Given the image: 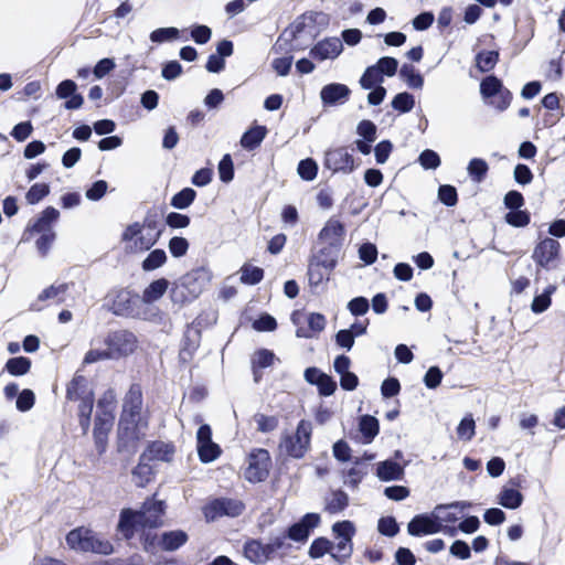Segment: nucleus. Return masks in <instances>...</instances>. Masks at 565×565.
I'll use <instances>...</instances> for the list:
<instances>
[{
  "instance_id": "f257e3e1",
  "label": "nucleus",
  "mask_w": 565,
  "mask_h": 565,
  "mask_svg": "<svg viewBox=\"0 0 565 565\" xmlns=\"http://www.w3.org/2000/svg\"><path fill=\"white\" fill-rule=\"evenodd\" d=\"M142 391L139 384H131L124 398L120 416V429L130 439H138L139 431L147 427V420L141 416Z\"/></svg>"
},
{
  "instance_id": "f03ea898",
  "label": "nucleus",
  "mask_w": 565,
  "mask_h": 565,
  "mask_svg": "<svg viewBox=\"0 0 565 565\" xmlns=\"http://www.w3.org/2000/svg\"><path fill=\"white\" fill-rule=\"evenodd\" d=\"M67 545L76 551L92 552L103 555L113 553V545L109 541L102 539L95 532L78 527L74 529L66 535Z\"/></svg>"
},
{
  "instance_id": "7ed1b4c3",
  "label": "nucleus",
  "mask_w": 565,
  "mask_h": 565,
  "mask_svg": "<svg viewBox=\"0 0 565 565\" xmlns=\"http://www.w3.org/2000/svg\"><path fill=\"white\" fill-rule=\"evenodd\" d=\"M312 425L309 420H300L292 435H284L280 441L282 449L289 457L300 459L310 449Z\"/></svg>"
},
{
  "instance_id": "20e7f679",
  "label": "nucleus",
  "mask_w": 565,
  "mask_h": 565,
  "mask_svg": "<svg viewBox=\"0 0 565 565\" xmlns=\"http://www.w3.org/2000/svg\"><path fill=\"white\" fill-rule=\"evenodd\" d=\"M332 531L339 542L335 545L337 553L332 554V556L339 563H345L352 555L353 544L352 537L355 534V526L351 521H340L335 522L332 525Z\"/></svg>"
},
{
  "instance_id": "39448f33",
  "label": "nucleus",
  "mask_w": 565,
  "mask_h": 565,
  "mask_svg": "<svg viewBox=\"0 0 565 565\" xmlns=\"http://www.w3.org/2000/svg\"><path fill=\"white\" fill-rule=\"evenodd\" d=\"M245 478L249 482H260L268 477L270 456L266 449H255L247 459Z\"/></svg>"
},
{
  "instance_id": "423d86ee",
  "label": "nucleus",
  "mask_w": 565,
  "mask_h": 565,
  "mask_svg": "<svg viewBox=\"0 0 565 565\" xmlns=\"http://www.w3.org/2000/svg\"><path fill=\"white\" fill-rule=\"evenodd\" d=\"M136 343L137 339L135 334L127 330L110 332L105 339V344L108 347L114 359L132 353Z\"/></svg>"
},
{
  "instance_id": "0eeeda50",
  "label": "nucleus",
  "mask_w": 565,
  "mask_h": 565,
  "mask_svg": "<svg viewBox=\"0 0 565 565\" xmlns=\"http://www.w3.org/2000/svg\"><path fill=\"white\" fill-rule=\"evenodd\" d=\"M198 455L202 462H211L218 458L221 448L212 440V429L210 425L203 424L196 433Z\"/></svg>"
},
{
  "instance_id": "6e6552de",
  "label": "nucleus",
  "mask_w": 565,
  "mask_h": 565,
  "mask_svg": "<svg viewBox=\"0 0 565 565\" xmlns=\"http://www.w3.org/2000/svg\"><path fill=\"white\" fill-rule=\"evenodd\" d=\"M324 168L333 173H351L354 170V159L347 147L330 149L324 154Z\"/></svg>"
},
{
  "instance_id": "1a4fd4ad",
  "label": "nucleus",
  "mask_w": 565,
  "mask_h": 565,
  "mask_svg": "<svg viewBox=\"0 0 565 565\" xmlns=\"http://www.w3.org/2000/svg\"><path fill=\"white\" fill-rule=\"evenodd\" d=\"M244 510V504L234 499L220 498L213 500L209 505L204 509L205 518L210 521H214L215 519L227 515V516H238L242 514Z\"/></svg>"
},
{
  "instance_id": "9d476101",
  "label": "nucleus",
  "mask_w": 565,
  "mask_h": 565,
  "mask_svg": "<svg viewBox=\"0 0 565 565\" xmlns=\"http://www.w3.org/2000/svg\"><path fill=\"white\" fill-rule=\"evenodd\" d=\"M441 523L431 514L423 513L415 515L407 524V532L412 536H423L439 533Z\"/></svg>"
},
{
  "instance_id": "9b49d317",
  "label": "nucleus",
  "mask_w": 565,
  "mask_h": 565,
  "mask_svg": "<svg viewBox=\"0 0 565 565\" xmlns=\"http://www.w3.org/2000/svg\"><path fill=\"white\" fill-rule=\"evenodd\" d=\"M320 523L318 513H307L298 522L290 525L286 536L295 542H305L309 537L311 530Z\"/></svg>"
},
{
  "instance_id": "f8f14e48",
  "label": "nucleus",
  "mask_w": 565,
  "mask_h": 565,
  "mask_svg": "<svg viewBox=\"0 0 565 565\" xmlns=\"http://www.w3.org/2000/svg\"><path fill=\"white\" fill-rule=\"evenodd\" d=\"M166 504L161 500H147L139 510L141 527H157L161 524V516L164 513Z\"/></svg>"
},
{
  "instance_id": "ddd939ff",
  "label": "nucleus",
  "mask_w": 565,
  "mask_h": 565,
  "mask_svg": "<svg viewBox=\"0 0 565 565\" xmlns=\"http://www.w3.org/2000/svg\"><path fill=\"white\" fill-rule=\"evenodd\" d=\"M342 51L343 44L339 38H327L311 47L309 55L313 60L322 62L324 60L337 58Z\"/></svg>"
},
{
  "instance_id": "4468645a",
  "label": "nucleus",
  "mask_w": 565,
  "mask_h": 565,
  "mask_svg": "<svg viewBox=\"0 0 565 565\" xmlns=\"http://www.w3.org/2000/svg\"><path fill=\"white\" fill-rule=\"evenodd\" d=\"M351 90L345 84L330 83L320 90V98L323 107H331L344 104L350 97Z\"/></svg>"
},
{
  "instance_id": "2eb2a0df",
  "label": "nucleus",
  "mask_w": 565,
  "mask_h": 565,
  "mask_svg": "<svg viewBox=\"0 0 565 565\" xmlns=\"http://www.w3.org/2000/svg\"><path fill=\"white\" fill-rule=\"evenodd\" d=\"M559 247L557 241L547 237L535 246L532 258L539 266L550 268V264L558 256Z\"/></svg>"
},
{
  "instance_id": "dca6fc26",
  "label": "nucleus",
  "mask_w": 565,
  "mask_h": 565,
  "mask_svg": "<svg viewBox=\"0 0 565 565\" xmlns=\"http://www.w3.org/2000/svg\"><path fill=\"white\" fill-rule=\"evenodd\" d=\"M180 279L182 280V284L186 286L189 290H191L192 296L198 298L206 284L210 282L211 273L205 267H199L186 273L180 277Z\"/></svg>"
},
{
  "instance_id": "f3484780",
  "label": "nucleus",
  "mask_w": 565,
  "mask_h": 565,
  "mask_svg": "<svg viewBox=\"0 0 565 565\" xmlns=\"http://www.w3.org/2000/svg\"><path fill=\"white\" fill-rule=\"evenodd\" d=\"M113 416L108 413L97 415L93 430L95 446L99 455L106 451L108 434L113 427Z\"/></svg>"
},
{
  "instance_id": "a211bd4d",
  "label": "nucleus",
  "mask_w": 565,
  "mask_h": 565,
  "mask_svg": "<svg viewBox=\"0 0 565 565\" xmlns=\"http://www.w3.org/2000/svg\"><path fill=\"white\" fill-rule=\"evenodd\" d=\"M174 454V447L171 444L158 440L148 446L141 455V459L170 461Z\"/></svg>"
},
{
  "instance_id": "6ab92c4d",
  "label": "nucleus",
  "mask_w": 565,
  "mask_h": 565,
  "mask_svg": "<svg viewBox=\"0 0 565 565\" xmlns=\"http://www.w3.org/2000/svg\"><path fill=\"white\" fill-rule=\"evenodd\" d=\"M340 249V244L330 243L322 247L312 258L317 259V262L323 266L324 270L331 271L337 266Z\"/></svg>"
},
{
  "instance_id": "aec40b11",
  "label": "nucleus",
  "mask_w": 565,
  "mask_h": 565,
  "mask_svg": "<svg viewBox=\"0 0 565 565\" xmlns=\"http://www.w3.org/2000/svg\"><path fill=\"white\" fill-rule=\"evenodd\" d=\"M243 551L244 556L254 564H263L270 557L266 544H263L259 540L245 542Z\"/></svg>"
},
{
  "instance_id": "412c9836",
  "label": "nucleus",
  "mask_w": 565,
  "mask_h": 565,
  "mask_svg": "<svg viewBox=\"0 0 565 565\" xmlns=\"http://www.w3.org/2000/svg\"><path fill=\"white\" fill-rule=\"evenodd\" d=\"M376 476L382 481L402 480L404 467L393 460H384L377 463Z\"/></svg>"
},
{
  "instance_id": "4be33fe9",
  "label": "nucleus",
  "mask_w": 565,
  "mask_h": 565,
  "mask_svg": "<svg viewBox=\"0 0 565 565\" xmlns=\"http://www.w3.org/2000/svg\"><path fill=\"white\" fill-rule=\"evenodd\" d=\"M188 534L182 530L163 532L160 536L159 545L163 551L172 552L188 542Z\"/></svg>"
},
{
  "instance_id": "5701e85b",
  "label": "nucleus",
  "mask_w": 565,
  "mask_h": 565,
  "mask_svg": "<svg viewBox=\"0 0 565 565\" xmlns=\"http://www.w3.org/2000/svg\"><path fill=\"white\" fill-rule=\"evenodd\" d=\"M138 525L140 526L139 511L131 509L121 510L117 527L126 539L134 536L135 527Z\"/></svg>"
},
{
  "instance_id": "b1692460",
  "label": "nucleus",
  "mask_w": 565,
  "mask_h": 565,
  "mask_svg": "<svg viewBox=\"0 0 565 565\" xmlns=\"http://www.w3.org/2000/svg\"><path fill=\"white\" fill-rule=\"evenodd\" d=\"M89 395H93V393L87 390L86 377L75 374L72 381L67 384L66 398L68 401H81Z\"/></svg>"
},
{
  "instance_id": "393cba45",
  "label": "nucleus",
  "mask_w": 565,
  "mask_h": 565,
  "mask_svg": "<svg viewBox=\"0 0 565 565\" xmlns=\"http://www.w3.org/2000/svg\"><path fill=\"white\" fill-rule=\"evenodd\" d=\"M344 227L339 221H328L319 233V239L327 245L337 243L341 245Z\"/></svg>"
},
{
  "instance_id": "a878e982",
  "label": "nucleus",
  "mask_w": 565,
  "mask_h": 565,
  "mask_svg": "<svg viewBox=\"0 0 565 565\" xmlns=\"http://www.w3.org/2000/svg\"><path fill=\"white\" fill-rule=\"evenodd\" d=\"M169 280L166 278H160L153 280L142 292V301L145 303H153L159 300L169 288Z\"/></svg>"
},
{
  "instance_id": "bb28decb",
  "label": "nucleus",
  "mask_w": 565,
  "mask_h": 565,
  "mask_svg": "<svg viewBox=\"0 0 565 565\" xmlns=\"http://www.w3.org/2000/svg\"><path fill=\"white\" fill-rule=\"evenodd\" d=\"M359 430L362 434L363 444L372 443L380 430L377 418L371 415L361 416L359 420Z\"/></svg>"
},
{
  "instance_id": "cd10ccee",
  "label": "nucleus",
  "mask_w": 565,
  "mask_h": 565,
  "mask_svg": "<svg viewBox=\"0 0 565 565\" xmlns=\"http://www.w3.org/2000/svg\"><path fill=\"white\" fill-rule=\"evenodd\" d=\"M267 129L265 126H255L245 131L241 138V145L244 149L254 150L266 137Z\"/></svg>"
},
{
  "instance_id": "c85d7f7f",
  "label": "nucleus",
  "mask_w": 565,
  "mask_h": 565,
  "mask_svg": "<svg viewBox=\"0 0 565 565\" xmlns=\"http://www.w3.org/2000/svg\"><path fill=\"white\" fill-rule=\"evenodd\" d=\"M170 299L172 305L177 307V309H179L184 303L195 299V297L192 296L191 290H189L186 286L182 284V280L179 278L172 284L170 288Z\"/></svg>"
},
{
  "instance_id": "c756f323",
  "label": "nucleus",
  "mask_w": 565,
  "mask_h": 565,
  "mask_svg": "<svg viewBox=\"0 0 565 565\" xmlns=\"http://www.w3.org/2000/svg\"><path fill=\"white\" fill-rule=\"evenodd\" d=\"M324 510L328 513H340L349 505V495L343 490H334L324 499Z\"/></svg>"
},
{
  "instance_id": "7c9ffc66",
  "label": "nucleus",
  "mask_w": 565,
  "mask_h": 565,
  "mask_svg": "<svg viewBox=\"0 0 565 565\" xmlns=\"http://www.w3.org/2000/svg\"><path fill=\"white\" fill-rule=\"evenodd\" d=\"M58 216L60 212L55 207L49 206L41 213L40 217L32 225H29L28 231H53L51 223L56 221Z\"/></svg>"
},
{
  "instance_id": "2f4dec72",
  "label": "nucleus",
  "mask_w": 565,
  "mask_h": 565,
  "mask_svg": "<svg viewBox=\"0 0 565 565\" xmlns=\"http://www.w3.org/2000/svg\"><path fill=\"white\" fill-rule=\"evenodd\" d=\"M523 502V495L519 490L503 487L498 497V503L507 509H518Z\"/></svg>"
},
{
  "instance_id": "473e14b6",
  "label": "nucleus",
  "mask_w": 565,
  "mask_h": 565,
  "mask_svg": "<svg viewBox=\"0 0 565 565\" xmlns=\"http://www.w3.org/2000/svg\"><path fill=\"white\" fill-rule=\"evenodd\" d=\"M31 360L25 356L11 358L7 361L4 370L13 376H22L29 373Z\"/></svg>"
},
{
  "instance_id": "72a5a7b5",
  "label": "nucleus",
  "mask_w": 565,
  "mask_h": 565,
  "mask_svg": "<svg viewBox=\"0 0 565 565\" xmlns=\"http://www.w3.org/2000/svg\"><path fill=\"white\" fill-rule=\"evenodd\" d=\"M399 76L406 82L409 88L420 89L424 85L423 76L415 70L412 64H403L399 70Z\"/></svg>"
},
{
  "instance_id": "f704fd0d",
  "label": "nucleus",
  "mask_w": 565,
  "mask_h": 565,
  "mask_svg": "<svg viewBox=\"0 0 565 565\" xmlns=\"http://www.w3.org/2000/svg\"><path fill=\"white\" fill-rule=\"evenodd\" d=\"M329 273L324 270L317 259L310 258L307 275L311 287H318L324 279H329Z\"/></svg>"
},
{
  "instance_id": "c9c22d12",
  "label": "nucleus",
  "mask_w": 565,
  "mask_h": 565,
  "mask_svg": "<svg viewBox=\"0 0 565 565\" xmlns=\"http://www.w3.org/2000/svg\"><path fill=\"white\" fill-rule=\"evenodd\" d=\"M195 198L196 192L192 188H184L171 198L170 205L178 210H184L194 202Z\"/></svg>"
},
{
  "instance_id": "e433bc0d",
  "label": "nucleus",
  "mask_w": 565,
  "mask_h": 565,
  "mask_svg": "<svg viewBox=\"0 0 565 565\" xmlns=\"http://www.w3.org/2000/svg\"><path fill=\"white\" fill-rule=\"evenodd\" d=\"M264 278V270L250 264H244L241 268V281L245 285H257Z\"/></svg>"
},
{
  "instance_id": "4c0bfd02",
  "label": "nucleus",
  "mask_w": 565,
  "mask_h": 565,
  "mask_svg": "<svg viewBox=\"0 0 565 565\" xmlns=\"http://www.w3.org/2000/svg\"><path fill=\"white\" fill-rule=\"evenodd\" d=\"M503 88L502 82L494 75L484 77L480 83V93L483 98L495 97Z\"/></svg>"
},
{
  "instance_id": "58836bf2",
  "label": "nucleus",
  "mask_w": 565,
  "mask_h": 565,
  "mask_svg": "<svg viewBox=\"0 0 565 565\" xmlns=\"http://www.w3.org/2000/svg\"><path fill=\"white\" fill-rule=\"evenodd\" d=\"M489 166L486 160L481 158H473L469 161L467 171L475 182H482L488 173Z\"/></svg>"
},
{
  "instance_id": "ea45409f",
  "label": "nucleus",
  "mask_w": 565,
  "mask_h": 565,
  "mask_svg": "<svg viewBox=\"0 0 565 565\" xmlns=\"http://www.w3.org/2000/svg\"><path fill=\"white\" fill-rule=\"evenodd\" d=\"M555 290L556 286L550 285L541 295H536L531 305L532 311L535 313H542L547 310L551 306V297Z\"/></svg>"
},
{
  "instance_id": "a19ab883",
  "label": "nucleus",
  "mask_w": 565,
  "mask_h": 565,
  "mask_svg": "<svg viewBox=\"0 0 565 565\" xmlns=\"http://www.w3.org/2000/svg\"><path fill=\"white\" fill-rule=\"evenodd\" d=\"M499 60L497 51H481L476 56V64L480 72L487 73L491 71Z\"/></svg>"
},
{
  "instance_id": "79ce46f5",
  "label": "nucleus",
  "mask_w": 565,
  "mask_h": 565,
  "mask_svg": "<svg viewBox=\"0 0 565 565\" xmlns=\"http://www.w3.org/2000/svg\"><path fill=\"white\" fill-rule=\"evenodd\" d=\"M167 260V254L163 249L151 250L142 262V269L146 271L154 270L161 267Z\"/></svg>"
},
{
  "instance_id": "37998d69",
  "label": "nucleus",
  "mask_w": 565,
  "mask_h": 565,
  "mask_svg": "<svg viewBox=\"0 0 565 565\" xmlns=\"http://www.w3.org/2000/svg\"><path fill=\"white\" fill-rule=\"evenodd\" d=\"M392 107L402 113H408L414 108L415 105V98L411 93L403 92L395 95L391 103Z\"/></svg>"
},
{
  "instance_id": "c03bdc74",
  "label": "nucleus",
  "mask_w": 565,
  "mask_h": 565,
  "mask_svg": "<svg viewBox=\"0 0 565 565\" xmlns=\"http://www.w3.org/2000/svg\"><path fill=\"white\" fill-rule=\"evenodd\" d=\"M383 79L384 78L381 76L379 70L372 65L366 67L364 71L360 78V85L364 89H372L373 87L380 85Z\"/></svg>"
},
{
  "instance_id": "a18cd8bd",
  "label": "nucleus",
  "mask_w": 565,
  "mask_h": 565,
  "mask_svg": "<svg viewBox=\"0 0 565 565\" xmlns=\"http://www.w3.org/2000/svg\"><path fill=\"white\" fill-rule=\"evenodd\" d=\"M143 460L140 458V462L132 470V479L137 487H145L150 481L152 475V468L143 462Z\"/></svg>"
},
{
  "instance_id": "49530a36",
  "label": "nucleus",
  "mask_w": 565,
  "mask_h": 565,
  "mask_svg": "<svg viewBox=\"0 0 565 565\" xmlns=\"http://www.w3.org/2000/svg\"><path fill=\"white\" fill-rule=\"evenodd\" d=\"M68 290L67 284H60L57 286L52 285L45 288L38 297L40 301H45L49 299H56L57 303H62L64 301L63 295Z\"/></svg>"
},
{
  "instance_id": "de8ad7c7",
  "label": "nucleus",
  "mask_w": 565,
  "mask_h": 565,
  "mask_svg": "<svg viewBox=\"0 0 565 565\" xmlns=\"http://www.w3.org/2000/svg\"><path fill=\"white\" fill-rule=\"evenodd\" d=\"M297 172L302 180L312 181L317 177L318 164L311 158L302 159L298 163Z\"/></svg>"
},
{
  "instance_id": "09e8293b",
  "label": "nucleus",
  "mask_w": 565,
  "mask_h": 565,
  "mask_svg": "<svg viewBox=\"0 0 565 565\" xmlns=\"http://www.w3.org/2000/svg\"><path fill=\"white\" fill-rule=\"evenodd\" d=\"M504 220L511 226L524 227L530 223L531 216L527 211L519 209L508 212Z\"/></svg>"
},
{
  "instance_id": "8fccbe9b",
  "label": "nucleus",
  "mask_w": 565,
  "mask_h": 565,
  "mask_svg": "<svg viewBox=\"0 0 565 565\" xmlns=\"http://www.w3.org/2000/svg\"><path fill=\"white\" fill-rule=\"evenodd\" d=\"M333 543L327 537H318L316 539L309 548V555L312 558H319L323 556L326 553H329L333 548Z\"/></svg>"
},
{
  "instance_id": "3c124183",
  "label": "nucleus",
  "mask_w": 565,
  "mask_h": 565,
  "mask_svg": "<svg viewBox=\"0 0 565 565\" xmlns=\"http://www.w3.org/2000/svg\"><path fill=\"white\" fill-rule=\"evenodd\" d=\"M50 193V186L46 183L33 184L25 194L29 204H36Z\"/></svg>"
},
{
  "instance_id": "603ef678",
  "label": "nucleus",
  "mask_w": 565,
  "mask_h": 565,
  "mask_svg": "<svg viewBox=\"0 0 565 565\" xmlns=\"http://www.w3.org/2000/svg\"><path fill=\"white\" fill-rule=\"evenodd\" d=\"M373 66L379 70L382 77L384 75L391 77L397 72L398 61L391 56H383Z\"/></svg>"
},
{
  "instance_id": "864d4df0",
  "label": "nucleus",
  "mask_w": 565,
  "mask_h": 565,
  "mask_svg": "<svg viewBox=\"0 0 565 565\" xmlns=\"http://www.w3.org/2000/svg\"><path fill=\"white\" fill-rule=\"evenodd\" d=\"M418 162L424 169L435 170L440 166L441 160L436 151L431 149H425L424 151L420 152L418 157Z\"/></svg>"
},
{
  "instance_id": "5fc2aeb1",
  "label": "nucleus",
  "mask_w": 565,
  "mask_h": 565,
  "mask_svg": "<svg viewBox=\"0 0 565 565\" xmlns=\"http://www.w3.org/2000/svg\"><path fill=\"white\" fill-rule=\"evenodd\" d=\"M180 31L177 28H159L150 33V40L154 43L175 40L179 38Z\"/></svg>"
},
{
  "instance_id": "6e6d98bb",
  "label": "nucleus",
  "mask_w": 565,
  "mask_h": 565,
  "mask_svg": "<svg viewBox=\"0 0 565 565\" xmlns=\"http://www.w3.org/2000/svg\"><path fill=\"white\" fill-rule=\"evenodd\" d=\"M218 174L220 179L228 183L234 178V164L231 154L226 153L218 162Z\"/></svg>"
},
{
  "instance_id": "4d7b16f0",
  "label": "nucleus",
  "mask_w": 565,
  "mask_h": 565,
  "mask_svg": "<svg viewBox=\"0 0 565 565\" xmlns=\"http://www.w3.org/2000/svg\"><path fill=\"white\" fill-rule=\"evenodd\" d=\"M475 420L471 415L463 417L457 427L458 438L462 440H471L475 436Z\"/></svg>"
},
{
  "instance_id": "13d9d810",
  "label": "nucleus",
  "mask_w": 565,
  "mask_h": 565,
  "mask_svg": "<svg viewBox=\"0 0 565 565\" xmlns=\"http://www.w3.org/2000/svg\"><path fill=\"white\" fill-rule=\"evenodd\" d=\"M162 231L149 232L142 231L140 236L135 241V245L140 249H150L160 238Z\"/></svg>"
},
{
  "instance_id": "bf43d9fd",
  "label": "nucleus",
  "mask_w": 565,
  "mask_h": 565,
  "mask_svg": "<svg viewBox=\"0 0 565 565\" xmlns=\"http://www.w3.org/2000/svg\"><path fill=\"white\" fill-rule=\"evenodd\" d=\"M377 530L381 534L393 537L398 533L399 526L393 516H383L379 520Z\"/></svg>"
},
{
  "instance_id": "052dcab7",
  "label": "nucleus",
  "mask_w": 565,
  "mask_h": 565,
  "mask_svg": "<svg viewBox=\"0 0 565 565\" xmlns=\"http://www.w3.org/2000/svg\"><path fill=\"white\" fill-rule=\"evenodd\" d=\"M275 354L273 351L267 349H260L255 352L253 358V367L265 369L274 363Z\"/></svg>"
},
{
  "instance_id": "680f3d73",
  "label": "nucleus",
  "mask_w": 565,
  "mask_h": 565,
  "mask_svg": "<svg viewBox=\"0 0 565 565\" xmlns=\"http://www.w3.org/2000/svg\"><path fill=\"white\" fill-rule=\"evenodd\" d=\"M254 420L257 424V429L262 433H270L278 427V418L276 416L256 414Z\"/></svg>"
},
{
  "instance_id": "e2e57ef3",
  "label": "nucleus",
  "mask_w": 565,
  "mask_h": 565,
  "mask_svg": "<svg viewBox=\"0 0 565 565\" xmlns=\"http://www.w3.org/2000/svg\"><path fill=\"white\" fill-rule=\"evenodd\" d=\"M34 403L35 394L33 391L24 388L19 393L15 405L20 412H28L34 406Z\"/></svg>"
},
{
  "instance_id": "0e129e2a",
  "label": "nucleus",
  "mask_w": 565,
  "mask_h": 565,
  "mask_svg": "<svg viewBox=\"0 0 565 565\" xmlns=\"http://www.w3.org/2000/svg\"><path fill=\"white\" fill-rule=\"evenodd\" d=\"M438 199L447 206L456 205L458 201L456 188L449 184L440 185L438 189Z\"/></svg>"
},
{
  "instance_id": "69168bd1",
  "label": "nucleus",
  "mask_w": 565,
  "mask_h": 565,
  "mask_svg": "<svg viewBox=\"0 0 565 565\" xmlns=\"http://www.w3.org/2000/svg\"><path fill=\"white\" fill-rule=\"evenodd\" d=\"M452 510V507H448V504H438L433 512L436 520L441 524L444 522L454 523L458 520V515Z\"/></svg>"
},
{
  "instance_id": "338daca9",
  "label": "nucleus",
  "mask_w": 565,
  "mask_h": 565,
  "mask_svg": "<svg viewBox=\"0 0 565 565\" xmlns=\"http://www.w3.org/2000/svg\"><path fill=\"white\" fill-rule=\"evenodd\" d=\"M169 250L173 257H182L189 249V242L186 238L181 236H174L169 241Z\"/></svg>"
},
{
  "instance_id": "774afa93",
  "label": "nucleus",
  "mask_w": 565,
  "mask_h": 565,
  "mask_svg": "<svg viewBox=\"0 0 565 565\" xmlns=\"http://www.w3.org/2000/svg\"><path fill=\"white\" fill-rule=\"evenodd\" d=\"M356 134L367 141H375L376 126L373 121L363 119L356 126Z\"/></svg>"
}]
</instances>
